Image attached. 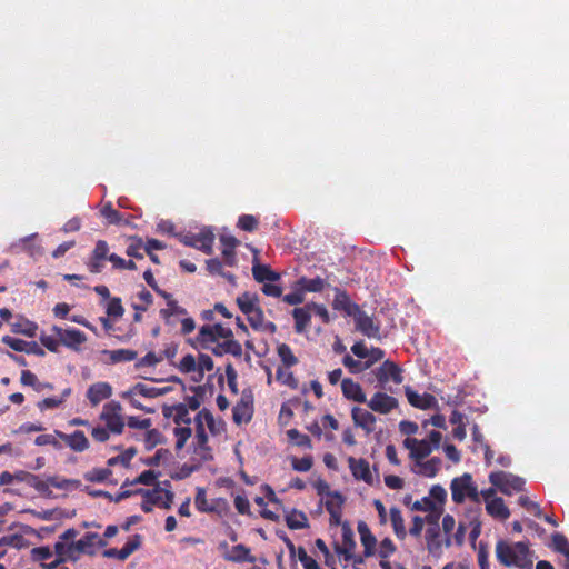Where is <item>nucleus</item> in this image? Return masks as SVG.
<instances>
[{
	"label": "nucleus",
	"mask_w": 569,
	"mask_h": 569,
	"mask_svg": "<svg viewBox=\"0 0 569 569\" xmlns=\"http://www.w3.org/2000/svg\"><path fill=\"white\" fill-rule=\"evenodd\" d=\"M97 539V532H86L79 540L70 543L56 542L54 551L61 559L77 561L82 555L93 556L92 540Z\"/></svg>",
	"instance_id": "f03ea898"
},
{
	"label": "nucleus",
	"mask_w": 569,
	"mask_h": 569,
	"mask_svg": "<svg viewBox=\"0 0 569 569\" xmlns=\"http://www.w3.org/2000/svg\"><path fill=\"white\" fill-rule=\"evenodd\" d=\"M111 363L130 362L137 359L138 352L131 349L103 350Z\"/></svg>",
	"instance_id": "37998d69"
},
{
	"label": "nucleus",
	"mask_w": 569,
	"mask_h": 569,
	"mask_svg": "<svg viewBox=\"0 0 569 569\" xmlns=\"http://www.w3.org/2000/svg\"><path fill=\"white\" fill-rule=\"evenodd\" d=\"M403 446L410 450V458L416 462L423 460L435 450L427 439L406 438Z\"/></svg>",
	"instance_id": "aec40b11"
},
{
	"label": "nucleus",
	"mask_w": 569,
	"mask_h": 569,
	"mask_svg": "<svg viewBox=\"0 0 569 569\" xmlns=\"http://www.w3.org/2000/svg\"><path fill=\"white\" fill-rule=\"evenodd\" d=\"M109 246L104 240H98L91 252L87 267L91 273H100L103 269V261L108 260Z\"/></svg>",
	"instance_id": "4468645a"
},
{
	"label": "nucleus",
	"mask_w": 569,
	"mask_h": 569,
	"mask_svg": "<svg viewBox=\"0 0 569 569\" xmlns=\"http://www.w3.org/2000/svg\"><path fill=\"white\" fill-rule=\"evenodd\" d=\"M200 469V463H183L178 471L171 475L173 480H182Z\"/></svg>",
	"instance_id": "774afa93"
},
{
	"label": "nucleus",
	"mask_w": 569,
	"mask_h": 569,
	"mask_svg": "<svg viewBox=\"0 0 569 569\" xmlns=\"http://www.w3.org/2000/svg\"><path fill=\"white\" fill-rule=\"evenodd\" d=\"M16 528H20V532L6 535L0 538V547L10 546L16 549L27 548L29 546V541L24 538V535H33L36 530L22 523L13 522L9 526V530H13Z\"/></svg>",
	"instance_id": "1a4fd4ad"
},
{
	"label": "nucleus",
	"mask_w": 569,
	"mask_h": 569,
	"mask_svg": "<svg viewBox=\"0 0 569 569\" xmlns=\"http://www.w3.org/2000/svg\"><path fill=\"white\" fill-rule=\"evenodd\" d=\"M31 557L34 561L40 562L44 569H54L61 562L67 561L66 559H61L62 557L57 555L54 550L52 551L48 546L33 548L31 550Z\"/></svg>",
	"instance_id": "f8f14e48"
},
{
	"label": "nucleus",
	"mask_w": 569,
	"mask_h": 569,
	"mask_svg": "<svg viewBox=\"0 0 569 569\" xmlns=\"http://www.w3.org/2000/svg\"><path fill=\"white\" fill-rule=\"evenodd\" d=\"M286 523L291 530L305 529L309 526L306 513L297 509H292L286 515Z\"/></svg>",
	"instance_id": "a18cd8bd"
},
{
	"label": "nucleus",
	"mask_w": 569,
	"mask_h": 569,
	"mask_svg": "<svg viewBox=\"0 0 569 569\" xmlns=\"http://www.w3.org/2000/svg\"><path fill=\"white\" fill-rule=\"evenodd\" d=\"M348 465H349L352 476L357 480H362L368 485H372L373 477L370 471V465L366 459H363V458L356 459L353 457H349Z\"/></svg>",
	"instance_id": "b1692460"
},
{
	"label": "nucleus",
	"mask_w": 569,
	"mask_h": 569,
	"mask_svg": "<svg viewBox=\"0 0 569 569\" xmlns=\"http://www.w3.org/2000/svg\"><path fill=\"white\" fill-rule=\"evenodd\" d=\"M106 312H107L108 317H114V318L122 317L124 313V309L122 307L121 299L117 298V297L109 299V302L106 307Z\"/></svg>",
	"instance_id": "69168bd1"
},
{
	"label": "nucleus",
	"mask_w": 569,
	"mask_h": 569,
	"mask_svg": "<svg viewBox=\"0 0 569 569\" xmlns=\"http://www.w3.org/2000/svg\"><path fill=\"white\" fill-rule=\"evenodd\" d=\"M405 393L408 399V402L415 408L427 410L436 408L438 406L436 397L432 396L431 393L425 392L420 395L408 386L405 388Z\"/></svg>",
	"instance_id": "a211bd4d"
},
{
	"label": "nucleus",
	"mask_w": 569,
	"mask_h": 569,
	"mask_svg": "<svg viewBox=\"0 0 569 569\" xmlns=\"http://www.w3.org/2000/svg\"><path fill=\"white\" fill-rule=\"evenodd\" d=\"M162 413L167 418H172L177 426H180L181 423L190 425L191 422L189 409L184 403H178L171 407L164 406Z\"/></svg>",
	"instance_id": "c85d7f7f"
},
{
	"label": "nucleus",
	"mask_w": 569,
	"mask_h": 569,
	"mask_svg": "<svg viewBox=\"0 0 569 569\" xmlns=\"http://www.w3.org/2000/svg\"><path fill=\"white\" fill-rule=\"evenodd\" d=\"M54 433L74 452H83L89 448V440L81 430H76L70 435L56 430Z\"/></svg>",
	"instance_id": "6ab92c4d"
},
{
	"label": "nucleus",
	"mask_w": 569,
	"mask_h": 569,
	"mask_svg": "<svg viewBox=\"0 0 569 569\" xmlns=\"http://www.w3.org/2000/svg\"><path fill=\"white\" fill-rule=\"evenodd\" d=\"M220 242L222 244V256L227 266L233 267L237 264L236 247L239 240L233 236H221Z\"/></svg>",
	"instance_id": "2f4dec72"
},
{
	"label": "nucleus",
	"mask_w": 569,
	"mask_h": 569,
	"mask_svg": "<svg viewBox=\"0 0 569 569\" xmlns=\"http://www.w3.org/2000/svg\"><path fill=\"white\" fill-rule=\"evenodd\" d=\"M426 541H427L428 551L430 553H432V555L441 553L443 542L440 539L439 526L428 527V529L426 531Z\"/></svg>",
	"instance_id": "a19ab883"
},
{
	"label": "nucleus",
	"mask_w": 569,
	"mask_h": 569,
	"mask_svg": "<svg viewBox=\"0 0 569 569\" xmlns=\"http://www.w3.org/2000/svg\"><path fill=\"white\" fill-rule=\"evenodd\" d=\"M489 481L500 492L507 496L522 491L526 483L523 478L506 471L491 472L489 475Z\"/></svg>",
	"instance_id": "20e7f679"
},
{
	"label": "nucleus",
	"mask_w": 569,
	"mask_h": 569,
	"mask_svg": "<svg viewBox=\"0 0 569 569\" xmlns=\"http://www.w3.org/2000/svg\"><path fill=\"white\" fill-rule=\"evenodd\" d=\"M86 396L91 407H97L101 401L112 396V387L106 381L96 382L89 386Z\"/></svg>",
	"instance_id": "4be33fe9"
},
{
	"label": "nucleus",
	"mask_w": 569,
	"mask_h": 569,
	"mask_svg": "<svg viewBox=\"0 0 569 569\" xmlns=\"http://www.w3.org/2000/svg\"><path fill=\"white\" fill-rule=\"evenodd\" d=\"M211 352L217 357L230 353L233 357L240 358L242 356V347L237 340L229 338L223 342H217V345L211 348Z\"/></svg>",
	"instance_id": "473e14b6"
},
{
	"label": "nucleus",
	"mask_w": 569,
	"mask_h": 569,
	"mask_svg": "<svg viewBox=\"0 0 569 569\" xmlns=\"http://www.w3.org/2000/svg\"><path fill=\"white\" fill-rule=\"evenodd\" d=\"M72 389L64 388L59 397H48L37 403L39 410L56 409L62 406L66 400L71 396Z\"/></svg>",
	"instance_id": "79ce46f5"
},
{
	"label": "nucleus",
	"mask_w": 569,
	"mask_h": 569,
	"mask_svg": "<svg viewBox=\"0 0 569 569\" xmlns=\"http://www.w3.org/2000/svg\"><path fill=\"white\" fill-rule=\"evenodd\" d=\"M345 503L343 496L338 492L333 491V493H330V497L326 500V510L328 512L336 511V510H342V505Z\"/></svg>",
	"instance_id": "338daca9"
},
{
	"label": "nucleus",
	"mask_w": 569,
	"mask_h": 569,
	"mask_svg": "<svg viewBox=\"0 0 569 569\" xmlns=\"http://www.w3.org/2000/svg\"><path fill=\"white\" fill-rule=\"evenodd\" d=\"M277 352L286 368H290L298 363V358L293 355L290 346L287 343L279 345Z\"/></svg>",
	"instance_id": "09e8293b"
},
{
	"label": "nucleus",
	"mask_w": 569,
	"mask_h": 569,
	"mask_svg": "<svg viewBox=\"0 0 569 569\" xmlns=\"http://www.w3.org/2000/svg\"><path fill=\"white\" fill-rule=\"evenodd\" d=\"M341 543L335 545V551L343 558L345 561H350L353 558L356 549L355 535L348 522L342 523L341 528Z\"/></svg>",
	"instance_id": "9b49d317"
},
{
	"label": "nucleus",
	"mask_w": 569,
	"mask_h": 569,
	"mask_svg": "<svg viewBox=\"0 0 569 569\" xmlns=\"http://www.w3.org/2000/svg\"><path fill=\"white\" fill-rule=\"evenodd\" d=\"M367 405L375 412L388 415L398 407V400L385 392H376Z\"/></svg>",
	"instance_id": "2eb2a0df"
},
{
	"label": "nucleus",
	"mask_w": 569,
	"mask_h": 569,
	"mask_svg": "<svg viewBox=\"0 0 569 569\" xmlns=\"http://www.w3.org/2000/svg\"><path fill=\"white\" fill-rule=\"evenodd\" d=\"M51 331L59 338L62 346L73 351H80L81 346L87 341L86 333L76 328L64 329L54 325Z\"/></svg>",
	"instance_id": "0eeeda50"
},
{
	"label": "nucleus",
	"mask_w": 569,
	"mask_h": 569,
	"mask_svg": "<svg viewBox=\"0 0 569 569\" xmlns=\"http://www.w3.org/2000/svg\"><path fill=\"white\" fill-rule=\"evenodd\" d=\"M136 455H137V449L134 447H130L121 455L110 458L107 461V463H108V466H114L117 463H121L124 467H128L130 465V461L133 459V457Z\"/></svg>",
	"instance_id": "4d7b16f0"
},
{
	"label": "nucleus",
	"mask_w": 569,
	"mask_h": 569,
	"mask_svg": "<svg viewBox=\"0 0 569 569\" xmlns=\"http://www.w3.org/2000/svg\"><path fill=\"white\" fill-rule=\"evenodd\" d=\"M218 341L211 325H204L199 329L198 335L194 338H189L187 342L193 349H206L211 350Z\"/></svg>",
	"instance_id": "f3484780"
},
{
	"label": "nucleus",
	"mask_w": 569,
	"mask_h": 569,
	"mask_svg": "<svg viewBox=\"0 0 569 569\" xmlns=\"http://www.w3.org/2000/svg\"><path fill=\"white\" fill-rule=\"evenodd\" d=\"M188 311L186 308L178 305V301L170 299L167 302V308L160 310V317L167 326H174V316H187Z\"/></svg>",
	"instance_id": "f704fd0d"
},
{
	"label": "nucleus",
	"mask_w": 569,
	"mask_h": 569,
	"mask_svg": "<svg viewBox=\"0 0 569 569\" xmlns=\"http://www.w3.org/2000/svg\"><path fill=\"white\" fill-rule=\"evenodd\" d=\"M137 492L143 498H148L149 502L163 509H170L174 495L169 489L156 487L153 489H137Z\"/></svg>",
	"instance_id": "9d476101"
},
{
	"label": "nucleus",
	"mask_w": 569,
	"mask_h": 569,
	"mask_svg": "<svg viewBox=\"0 0 569 569\" xmlns=\"http://www.w3.org/2000/svg\"><path fill=\"white\" fill-rule=\"evenodd\" d=\"M169 391V388H156V387H149L144 383L138 382L136 383L131 389L128 391H124L121 396L122 398H127L130 396H142L146 398H157L160 396L166 395Z\"/></svg>",
	"instance_id": "7c9ffc66"
},
{
	"label": "nucleus",
	"mask_w": 569,
	"mask_h": 569,
	"mask_svg": "<svg viewBox=\"0 0 569 569\" xmlns=\"http://www.w3.org/2000/svg\"><path fill=\"white\" fill-rule=\"evenodd\" d=\"M287 437L292 443H295L298 447H302V448H307V449L312 448V442H311V439L309 438V436L301 433L297 429L287 430Z\"/></svg>",
	"instance_id": "603ef678"
},
{
	"label": "nucleus",
	"mask_w": 569,
	"mask_h": 569,
	"mask_svg": "<svg viewBox=\"0 0 569 569\" xmlns=\"http://www.w3.org/2000/svg\"><path fill=\"white\" fill-rule=\"evenodd\" d=\"M142 537L138 533L130 537L121 549L110 548L103 551V557L114 558L120 561L127 560L141 546Z\"/></svg>",
	"instance_id": "ddd939ff"
},
{
	"label": "nucleus",
	"mask_w": 569,
	"mask_h": 569,
	"mask_svg": "<svg viewBox=\"0 0 569 569\" xmlns=\"http://www.w3.org/2000/svg\"><path fill=\"white\" fill-rule=\"evenodd\" d=\"M122 406L119 401L107 402L99 416L100 420L106 422L108 429L116 435H120L124 429V421L121 416Z\"/></svg>",
	"instance_id": "423d86ee"
},
{
	"label": "nucleus",
	"mask_w": 569,
	"mask_h": 569,
	"mask_svg": "<svg viewBox=\"0 0 569 569\" xmlns=\"http://www.w3.org/2000/svg\"><path fill=\"white\" fill-rule=\"evenodd\" d=\"M376 377L381 387H383L389 380L400 385L403 380L401 369L398 365L390 360H386L377 370Z\"/></svg>",
	"instance_id": "dca6fc26"
},
{
	"label": "nucleus",
	"mask_w": 569,
	"mask_h": 569,
	"mask_svg": "<svg viewBox=\"0 0 569 569\" xmlns=\"http://www.w3.org/2000/svg\"><path fill=\"white\" fill-rule=\"evenodd\" d=\"M487 512L496 519L507 520L510 517V511L508 507L505 505V501L500 497L492 498L486 505Z\"/></svg>",
	"instance_id": "c9c22d12"
},
{
	"label": "nucleus",
	"mask_w": 569,
	"mask_h": 569,
	"mask_svg": "<svg viewBox=\"0 0 569 569\" xmlns=\"http://www.w3.org/2000/svg\"><path fill=\"white\" fill-rule=\"evenodd\" d=\"M253 279L259 283H266V281H278L280 274L273 271L268 264L254 263L252 266Z\"/></svg>",
	"instance_id": "e433bc0d"
},
{
	"label": "nucleus",
	"mask_w": 569,
	"mask_h": 569,
	"mask_svg": "<svg viewBox=\"0 0 569 569\" xmlns=\"http://www.w3.org/2000/svg\"><path fill=\"white\" fill-rule=\"evenodd\" d=\"M108 260L112 263V267L114 269H119V270H124V269L134 270V269H137V264H136L134 261H132V260H124L123 258H121L120 256H118L116 253H111L108 257Z\"/></svg>",
	"instance_id": "e2e57ef3"
},
{
	"label": "nucleus",
	"mask_w": 569,
	"mask_h": 569,
	"mask_svg": "<svg viewBox=\"0 0 569 569\" xmlns=\"http://www.w3.org/2000/svg\"><path fill=\"white\" fill-rule=\"evenodd\" d=\"M551 540L553 549L566 556L567 566L569 567V542L567 538L562 533L556 532L552 535Z\"/></svg>",
	"instance_id": "5fc2aeb1"
},
{
	"label": "nucleus",
	"mask_w": 569,
	"mask_h": 569,
	"mask_svg": "<svg viewBox=\"0 0 569 569\" xmlns=\"http://www.w3.org/2000/svg\"><path fill=\"white\" fill-rule=\"evenodd\" d=\"M253 416V396L251 391H242L240 400L232 408V419L238 426L248 423Z\"/></svg>",
	"instance_id": "6e6552de"
},
{
	"label": "nucleus",
	"mask_w": 569,
	"mask_h": 569,
	"mask_svg": "<svg viewBox=\"0 0 569 569\" xmlns=\"http://www.w3.org/2000/svg\"><path fill=\"white\" fill-rule=\"evenodd\" d=\"M497 561L508 568L532 569L533 552L525 541H509L500 539L495 547Z\"/></svg>",
	"instance_id": "f257e3e1"
},
{
	"label": "nucleus",
	"mask_w": 569,
	"mask_h": 569,
	"mask_svg": "<svg viewBox=\"0 0 569 569\" xmlns=\"http://www.w3.org/2000/svg\"><path fill=\"white\" fill-rule=\"evenodd\" d=\"M28 482L39 493H41L43 496H50L51 495V491H50V487L51 486H50V479L49 478L47 480H42V479H40V477H38L36 475H31L30 476V480Z\"/></svg>",
	"instance_id": "13d9d810"
},
{
	"label": "nucleus",
	"mask_w": 569,
	"mask_h": 569,
	"mask_svg": "<svg viewBox=\"0 0 569 569\" xmlns=\"http://www.w3.org/2000/svg\"><path fill=\"white\" fill-rule=\"evenodd\" d=\"M38 326L29 320L22 319L11 325L13 333H21L29 338H33L37 333Z\"/></svg>",
	"instance_id": "de8ad7c7"
},
{
	"label": "nucleus",
	"mask_w": 569,
	"mask_h": 569,
	"mask_svg": "<svg viewBox=\"0 0 569 569\" xmlns=\"http://www.w3.org/2000/svg\"><path fill=\"white\" fill-rule=\"evenodd\" d=\"M236 302L240 311L246 316L252 313V311L260 306L258 295L248 291L238 296Z\"/></svg>",
	"instance_id": "58836bf2"
},
{
	"label": "nucleus",
	"mask_w": 569,
	"mask_h": 569,
	"mask_svg": "<svg viewBox=\"0 0 569 569\" xmlns=\"http://www.w3.org/2000/svg\"><path fill=\"white\" fill-rule=\"evenodd\" d=\"M441 468V459L438 457H432L431 459L427 461H417L416 468L412 469V471L417 475L427 477V478H433L439 472Z\"/></svg>",
	"instance_id": "72a5a7b5"
},
{
	"label": "nucleus",
	"mask_w": 569,
	"mask_h": 569,
	"mask_svg": "<svg viewBox=\"0 0 569 569\" xmlns=\"http://www.w3.org/2000/svg\"><path fill=\"white\" fill-rule=\"evenodd\" d=\"M163 442V436L158 429H147L144 436V447L147 450L153 449L157 445Z\"/></svg>",
	"instance_id": "bf43d9fd"
},
{
	"label": "nucleus",
	"mask_w": 569,
	"mask_h": 569,
	"mask_svg": "<svg viewBox=\"0 0 569 569\" xmlns=\"http://www.w3.org/2000/svg\"><path fill=\"white\" fill-rule=\"evenodd\" d=\"M326 287V281L320 278L316 277L312 279H309L307 277H300L295 284V288L301 289L303 292H321Z\"/></svg>",
	"instance_id": "ea45409f"
},
{
	"label": "nucleus",
	"mask_w": 569,
	"mask_h": 569,
	"mask_svg": "<svg viewBox=\"0 0 569 569\" xmlns=\"http://www.w3.org/2000/svg\"><path fill=\"white\" fill-rule=\"evenodd\" d=\"M112 471L109 468H93L83 475V478L89 482L101 483L104 482Z\"/></svg>",
	"instance_id": "8fccbe9b"
},
{
	"label": "nucleus",
	"mask_w": 569,
	"mask_h": 569,
	"mask_svg": "<svg viewBox=\"0 0 569 569\" xmlns=\"http://www.w3.org/2000/svg\"><path fill=\"white\" fill-rule=\"evenodd\" d=\"M361 545L363 546L365 557H371L376 552L377 539L370 531V528L365 521H359L357 526Z\"/></svg>",
	"instance_id": "a878e982"
},
{
	"label": "nucleus",
	"mask_w": 569,
	"mask_h": 569,
	"mask_svg": "<svg viewBox=\"0 0 569 569\" xmlns=\"http://www.w3.org/2000/svg\"><path fill=\"white\" fill-rule=\"evenodd\" d=\"M173 435L176 437V446L174 447H176V450L179 451L186 446V442L192 435V430L189 427V425H187L184 427L177 426L173 429Z\"/></svg>",
	"instance_id": "864d4df0"
},
{
	"label": "nucleus",
	"mask_w": 569,
	"mask_h": 569,
	"mask_svg": "<svg viewBox=\"0 0 569 569\" xmlns=\"http://www.w3.org/2000/svg\"><path fill=\"white\" fill-rule=\"evenodd\" d=\"M351 418L355 426L365 430L367 435L375 431L377 418L370 411L360 407H353Z\"/></svg>",
	"instance_id": "412c9836"
},
{
	"label": "nucleus",
	"mask_w": 569,
	"mask_h": 569,
	"mask_svg": "<svg viewBox=\"0 0 569 569\" xmlns=\"http://www.w3.org/2000/svg\"><path fill=\"white\" fill-rule=\"evenodd\" d=\"M259 221L258 219L252 214H242L238 219V228L241 230L252 232L258 228Z\"/></svg>",
	"instance_id": "0e129e2a"
},
{
	"label": "nucleus",
	"mask_w": 569,
	"mask_h": 569,
	"mask_svg": "<svg viewBox=\"0 0 569 569\" xmlns=\"http://www.w3.org/2000/svg\"><path fill=\"white\" fill-rule=\"evenodd\" d=\"M277 379L281 381L283 385L288 386L292 390H297L299 388V381L293 376L291 371L283 370L281 368L277 369Z\"/></svg>",
	"instance_id": "052dcab7"
},
{
	"label": "nucleus",
	"mask_w": 569,
	"mask_h": 569,
	"mask_svg": "<svg viewBox=\"0 0 569 569\" xmlns=\"http://www.w3.org/2000/svg\"><path fill=\"white\" fill-rule=\"evenodd\" d=\"M342 363L351 373L362 372L372 366V361H365L362 363L359 360H355L350 355H346L342 358Z\"/></svg>",
	"instance_id": "3c124183"
},
{
	"label": "nucleus",
	"mask_w": 569,
	"mask_h": 569,
	"mask_svg": "<svg viewBox=\"0 0 569 569\" xmlns=\"http://www.w3.org/2000/svg\"><path fill=\"white\" fill-rule=\"evenodd\" d=\"M353 319L356 323V329L360 331L363 336L368 338L379 337V325L375 323L372 317L368 316L365 311L360 309L359 312L353 317Z\"/></svg>",
	"instance_id": "5701e85b"
},
{
	"label": "nucleus",
	"mask_w": 569,
	"mask_h": 569,
	"mask_svg": "<svg viewBox=\"0 0 569 569\" xmlns=\"http://www.w3.org/2000/svg\"><path fill=\"white\" fill-rule=\"evenodd\" d=\"M179 240L187 247H191L207 254H211L214 242V234L211 229L203 228L198 233L188 232L186 234H180Z\"/></svg>",
	"instance_id": "39448f33"
},
{
	"label": "nucleus",
	"mask_w": 569,
	"mask_h": 569,
	"mask_svg": "<svg viewBox=\"0 0 569 569\" xmlns=\"http://www.w3.org/2000/svg\"><path fill=\"white\" fill-rule=\"evenodd\" d=\"M313 466V458L312 456H305L302 458H291V467L293 470L299 472H307L309 471Z\"/></svg>",
	"instance_id": "680f3d73"
},
{
	"label": "nucleus",
	"mask_w": 569,
	"mask_h": 569,
	"mask_svg": "<svg viewBox=\"0 0 569 569\" xmlns=\"http://www.w3.org/2000/svg\"><path fill=\"white\" fill-rule=\"evenodd\" d=\"M223 559L231 562H256V557L251 553L250 548L239 543L231 548L230 551L223 552Z\"/></svg>",
	"instance_id": "bb28decb"
},
{
	"label": "nucleus",
	"mask_w": 569,
	"mask_h": 569,
	"mask_svg": "<svg viewBox=\"0 0 569 569\" xmlns=\"http://www.w3.org/2000/svg\"><path fill=\"white\" fill-rule=\"evenodd\" d=\"M451 497L456 503H462L466 498L473 502H479V491L472 481L470 473H463L460 477L453 478L450 483Z\"/></svg>",
	"instance_id": "7ed1b4c3"
},
{
	"label": "nucleus",
	"mask_w": 569,
	"mask_h": 569,
	"mask_svg": "<svg viewBox=\"0 0 569 569\" xmlns=\"http://www.w3.org/2000/svg\"><path fill=\"white\" fill-rule=\"evenodd\" d=\"M101 214L108 220L110 224H122L127 223L123 220V216L116 209H113L111 203H107L101 209Z\"/></svg>",
	"instance_id": "6e6d98bb"
},
{
	"label": "nucleus",
	"mask_w": 569,
	"mask_h": 569,
	"mask_svg": "<svg viewBox=\"0 0 569 569\" xmlns=\"http://www.w3.org/2000/svg\"><path fill=\"white\" fill-rule=\"evenodd\" d=\"M341 391L342 395L349 400L360 403L367 402V398L365 392L362 391L361 386L350 378L342 379Z\"/></svg>",
	"instance_id": "c756f323"
},
{
	"label": "nucleus",
	"mask_w": 569,
	"mask_h": 569,
	"mask_svg": "<svg viewBox=\"0 0 569 569\" xmlns=\"http://www.w3.org/2000/svg\"><path fill=\"white\" fill-rule=\"evenodd\" d=\"M208 435L206 432L204 426L202 422L198 421V426H196V447L199 449H204L207 451V457L204 459H213L211 448L208 446Z\"/></svg>",
	"instance_id": "49530a36"
},
{
	"label": "nucleus",
	"mask_w": 569,
	"mask_h": 569,
	"mask_svg": "<svg viewBox=\"0 0 569 569\" xmlns=\"http://www.w3.org/2000/svg\"><path fill=\"white\" fill-rule=\"evenodd\" d=\"M390 521L396 537L399 540H403L407 537V531L405 527V520L399 508H390Z\"/></svg>",
	"instance_id": "c03bdc74"
},
{
	"label": "nucleus",
	"mask_w": 569,
	"mask_h": 569,
	"mask_svg": "<svg viewBox=\"0 0 569 569\" xmlns=\"http://www.w3.org/2000/svg\"><path fill=\"white\" fill-rule=\"evenodd\" d=\"M311 310L309 303L303 307H297L292 310V318L295 320V331L297 333H303L310 327L311 322Z\"/></svg>",
	"instance_id": "cd10ccee"
},
{
	"label": "nucleus",
	"mask_w": 569,
	"mask_h": 569,
	"mask_svg": "<svg viewBox=\"0 0 569 569\" xmlns=\"http://www.w3.org/2000/svg\"><path fill=\"white\" fill-rule=\"evenodd\" d=\"M20 382L23 386L31 387L37 392H42L44 390H53L52 383L39 381L38 377L30 370H22Z\"/></svg>",
	"instance_id": "4c0bfd02"
},
{
	"label": "nucleus",
	"mask_w": 569,
	"mask_h": 569,
	"mask_svg": "<svg viewBox=\"0 0 569 569\" xmlns=\"http://www.w3.org/2000/svg\"><path fill=\"white\" fill-rule=\"evenodd\" d=\"M332 308L338 311H342L348 317H355L360 307L356 302H352L349 295L343 291L337 289L335 299L332 301Z\"/></svg>",
	"instance_id": "393cba45"
}]
</instances>
